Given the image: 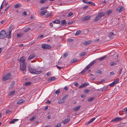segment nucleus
Instances as JSON below:
<instances>
[{
    "label": "nucleus",
    "mask_w": 127,
    "mask_h": 127,
    "mask_svg": "<svg viewBox=\"0 0 127 127\" xmlns=\"http://www.w3.org/2000/svg\"><path fill=\"white\" fill-rule=\"evenodd\" d=\"M46 103H47V104H49L51 103V101H50L48 100L47 101V102H46Z\"/></svg>",
    "instance_id": "nucleus-63"
},
{
    "label": "nucleus",
    "mask_w": 127,
    "mask_h": 127,
    "mask_svg": "<svg viewBox=\"0 0 127 127\" xmlns=\"http://www.w3.org/2000/svg\"><path fill=\"white\" fill-rule=\"evenodd\" d=\"M115 85V84L114 83V82H113L110 84V87H112L114 86Z\"/></svg>",
    "instance_id": "nucleus-42"
},
{
    "label": "nucleus",
    "mask_w": 127,
    "mask_h": 127,
    "mask_svg": "<svg viewBox=\"0 0 127 127\" xmlns=\"http://www.w3.org/2000/svg\"><path fill=\"white\" fill-rule=\"evenodd\" d=\"M56 66L59 69H62L63 67H61L59 66H58L57 65H56Z\"/></svg>",
    "instance_id": "nucleus-57"
},
{
    "label": "nucleus",
    "mask_w": 127,
    "mask_h": 127,
    "mask_svg": "<svg viewBox=\"0 0 127 127\" xmlns=\"http://www.w3.org/2000/svg\"><path fill=\"white\" fill-rule=\"evenodd\" d=\"M14 84L15 82L14 81H12L11 82V87H10L11 88H12L14 86Z\"/></svg>",
    "instance_id": "nucleus-31"
},
{
    "label": "nucleus",
    "mask_w": 127,
    "mask_h": 127,
    "mask_svg": "<svg viewBox=\"0 0 127 127\" xmlns=\"http://www.w3.org/2000/svg\"><path fill=\"white\" fill-rule=\"evenodd\" d=\"M89 85V84L88 82H86L82 84L79 87V89L83 87H86L87 86Z\"/></svg>",
    "instance_id": "nucleus-9"
},
{
    "label": "nucleus",
    "mask_w": 127,
    "mask_h": 127,
    "mask_svg": "<svg viewBox=\"0 0 127 127\" xmlns=\"http://www.w3.org/2000/svg\"><path fill=\"white\" fill-rule=\"evenodd\" d=\"M124 8H123V7L121 6L117 8V11H119L120 12H122L124 10Z\"/></svg>",
    "instance_id": "nucleus-13"
},
{
    "label": "nucleus",
    "mask_w": 127,
    "mask_h": 127,
    "mask_svg": "<svg viewBox=\"0 0 127 127\" xmlns=\"http://www.w3.org/2000/svg\"><path fill=\"white\" fill-rule=\"evenodd\" d=\"M21 4L20 3H18L14 6V7L15 8H19L21 6Z\"/></svg>",
    "instance_id": "nucleus-25"
},
{
    "label": "nucleus",
    "mask_w": 127,
    "mask_h": 127,
    "mask_svg": "<svg viewBox=\"0 0 127 127\" xmlns=\"http://www.w3.org/2000/svg\"><path fill=\"white\" fill-rule=\"evenodd\" d=\"M9 29L10 30L8 32V35L7 36L6 34L5 31L3 30H2L0 32V38L1 39H4L5 38L7 37L8 38H10L11 37L12 30L13 29L12 27H9Z\"/></svg>",
    "instance_id": "nucleus-1"
},
{
    "label": "nucleus",
    "mask_w": 127,
    "mask_h": 127,
    "mask_svg": "<svg viewBox=\"0 0 127 127\" xmlns=\"http://www.w3.org/2000/svg\"><path fill=\"white\" fill-rule=\"evenodd\" d=\"M66 24L65 20H63L61 21V25L62 26L65 25Z\"/></svg>",
    "instance_id": "nucleus-15"
},
{
    "label": "nucleus",
    "mask_w": 127,
    "mask_h": 127,
    "mask_svg": "<svg viewBox=\"0 0 127 127\" xmlns=\"http://www.w3.org/2000/svg\"><path fill=\"white\" fill-rule=\"evenodd\" d=\"M43 35L42 34H41L39 35L38 36V38H41L43 37Z\"/></svg>",
    "instance_id": "nucleus-61"
},
{
    "label": "nucleus",
    "mask_w": 127,
    "mask_h": 127,
    "mask_svg": "<svg viewBox=\"0 0 127 127\" xmlns=\"http://www.w3.org/2000/svg\"><path fill=\"white\" fill-rule=\"evenodd\" d=\"M26 64H20V69L22 72L23 73L25 74V70L26 66Z\"/></svg>",
    "instance_id": "nucleus-4"
},
{
    "label": "nucleus",
    "mask_w": 127,
    "mask_h": 127,
    "mask_svg": "<svg viewBox=\"0 0 127 127\" xmlns=\"http://www.w3.org/2000/svg\"><path fill=\"white\" fill-rule=\"evenodd\" d=\"M51 73L50 72H49L47 73L46 75L47 76H50L51 75Z\"/></svg>",
    "instance_id": "nucleus-62"
},
{
    "label": "nucleus",
    "mask_w": 127,
    "mask_h": 127,
    "mask_svg": "<svg viewBox=\"0 0 127 127\" xmlns=\"http://www.w3.org/2000/svg\"><path fill=\"white\" fill-rule=\"evenodd\" d=\"M28 69L31 73L33 74H38L41 73L42 72L41 70L37 71L30 66L28 67Z\"/></svg>",
    "instance_id": "nucleus-2"
},
{
    "label": "nucleus",
    "mask_w": 127,
    "mask_h": 127,
    "mask_svg": "<svg viewBox=\"0 0 127 127\" xmlns=\"http://www.w3.org/2000/svg\"><path fill=\"white\" fill-rule=\"evenodd\" d=\"M88 7L87 5H85V6L83 8V10L86 9Z\"/></svg>",
    "instance_id": "nucleus-60"
},
{
    "label": "nucleus",
    "mask_w": 127,
    "mask_h": 127,
    "mask_svg": "<svg viewBox=\"0 0 127 127\" xmlns=\"http://www.w3.org/2000/svg\"><path fill=\"white\" fill-rule=\"evenodd\" d=\"M115 35L113 33L110 32L109 33V37L110 38H112Z\"/></svg>",
    "instance_id": "nucleus-14"
},
{
    "label": "nucleus",
    "mask_w": 127,
    "mask_h": 127,
    "mask_svg": "<svg viewBox=\"0 0 127 127\" xmlns=\"http://www.w3.org/2000/svg\"><path fill=\"white\" fill-rule=\"evenodd\" d=\"M65 102V100H64L63 99V98L60 100L58 101V102L60 103H64Z\"/></svg>",
    "instance_id": "nucleus-30"
},
{
    "label": "nucleus",
    "mask_w": 127,
    "mask_h": 127,
    "mask_svg": "<svg viewBox=\"0 0 127 127\" xmlns=\"http://www.w3.org/2000/svg\"><path fill=\"white\" fill-rule=\"evenodd\" d=\"M60 90H58L55 92V93L57 95H58L60 93Z\"/></svg>",
    "instance_id": "nucleus-45"
},
{
    "label": "nucleus",
    "mask_w": 127,
    "mask_h": 127,
    "mask_svg": "<svg viewBox=\"0 0 127 127\" xmlns=\"http://www.w3.org/2000/svg\"><path fill=\"white\" fill-rule=\"evenodd\" d=\"M73 14L72 12H70L69 13V14L67 16L69 17V16H72V15H73Z\"/></svg>",
    "instance_id": "nucleus-56"
},
{
    "label": "nucleus",
    "mask_w": 127,
    "mask_h": 127,
    "mask_svg": "<svg viewBox=\"0 0 127 127\" xmlns=\"http://www.w3.org/2000/svg\"><path fill=\"white\" fill-rule=\"evenodd\" d=\"M77 61L76 59H74L73 60H72L71 61V62L72 63H75Z\"/></svg>",
    "instance_id": "nucleus-53"
},
{
    "label": "nucleus",
    "mask_w": 127,
    "mask_h": 127,
    "mask_svg": "<svg viewBox=\"0 0 127 127\" xmlns=\"http://www.w3.org/2000/svg\"><path fill=\"white\" fill-rule=\"evenodd\" d=\"M18 119H14L12 120L11 121L9 122V124H14V123L15 121L18 120Z\"/></svg>",
    "instance_id": "nucleus-16"
},
{
    "label": "nucleus",
    "mask_w": 127,
    "mask_h": 127,
    "mask_svg": "<svg viewBox=\"0 0 127 127\" xmlns=\"http://www.w3.org/2000/svg\"><path fill=\"white\" fill-rule=\"evenodd\" d=\"M4 1H5V0H4L3 2H2V3L1 6H0V9H2V8L3 7V3H4Z\"/></svg>",
    "instance_id": "nucleus-43"
},
{
    "label": "nucleus",
    "mask_w": 127,
    "mask_h": 127,
    "mask_svg": "<svg viewBox=\"0 0 127 127\" xmlns=\"http://www.w3.org/2000/svg\"><path fill=\"white\" fill-rule=\"evenodd\" d=\"M119 60H118L117 61V62H111L110 63V64L111 66H113L115 65L116 64H117L118 62L119 61Z\"/></svg>",
    "instance_id": "nucleus-20"
},
{
    "label": "nucleus",
    "mask_w": 127,
    "mask_h": 127,
    "mask_svg": "<svg viewBox=\"0 0 127 127\" xmlns=\"http://www.w3.org/2000/svg\"><path fill=\"white\" fill-rule=\"evenodd\" d=\"M56 78L55 77L52 76L49 78V79H47V81H51L54 80Z\"/></svg>",
    "instance_id": "nucleus-18"
},
{
    "label": "nucleus",
    "mask_w": 127,
    "mask_h": 127,
    "mask_svg": "<svg viewBox=\"0 0 127 127\" xmlns=\"http://www.w3.org/2000/svg\"><path fill=\"white\" fill-rule=\"evenodd\" d=\"M119 80V79L117 78L113 82H114V83L115 84H116L118 83Z\"/></svg>",
    "instance_id": "nucleus-32"
},
{
    "label": "nucleus",
    "mask_w": 127,
    "mask_h": 127,
    "mask_svg": "<svg viewBox=\"0 0 127 127\" xmlns=\"http://www.w3.org/2000/svg\"><path fill=\"white\" fill-rule=\"evenodd\" d=\"M47 0H41L40 2V3L41 4H43L44 2L47 1Z\"/></svg>",
    "instance_id": "nucleus-37"
},
{
    "label": "nucleus",
    "mask_w": 127,
    "mask_h": 127,
    "mask_svg": "<svg viewBox=\"0 0 127 127\" xmlns=\"http://www.w3.org/2000/svg\"><path fill=\"white\" fill-rule=\"evenodd\" d=\"M90 90L89 89H86L84 91V92L85 94H87L88 93L90 92Z\"/></svg>",
    "instance_id": "nucleus-28"
},
{
    "label": "nucleus",
    "mask_w": 127,
    "mask_h": 127,
    "mask_svg": "<svg viewBox=\"0 0 127 127\" xmlns=\"http://www.w3.org/2000/svg\"><path fill=\"white\" fill-rule=\"evenodd\" d=\"M86 69L85 68L82 71H81V72L80 73V74H82L83 73H84L86 71Z\"/></svg>",
    "instance_id": "nucleus-46"
},
{
    "label": "nucleus",
    "mask_w": 127,
    "mask_h": 127,
    "mask_svg": "<svg viewBox=\"0 0 127 127\" xmlns=\"http://www.w3.org/2000/svg\"><path fill=\"white\" fill-rule=\"evenodd\" d=\"M31 84V82H27L25 83V85L26 86H27Z\"/></svg>",
    "instance_id": "nucleus-38"
},
{
    "label": "nucleus",
    "mask_w": 127,
    "mask_h": 127,
    "mask_svg": "<svg viewBox=\"0 0 127 127\" xmlns=\"http://www.w3.org/2000/svg\"><path fill=\"white\" fill-rule=\"evenodd\" d=\"M73 39H67V41L68 42H72L73 41Z\"/></svg>",
    "instance_id": "nucleus-47"
},
{
    "label": "nucleus",
    "mask_w": 127,
    "mask_h": 127,
    "mask_svg": "<svg viewBox=\"0 0 127 127\" xmlns=\"http://www.w3.org/2000/svg\"><path fill=\"white\" fill-rule=\"evenodd\" d=\"M91 66V65H90V64H89L85 67V69L86 70L89 69L90 67Z\"/></svg>",
    "instance_id": "nucleus-49"
},
{
    "label": "nucleus",
    "mask_w": 127,
    "mask_h": 127,
    "mask_svg": "<svg viewBox=\"0 0 127 127\" xmlns=\"http://www.w3.org/2000/svg\"><path fill=\"white\" fill-rule=\"evenodd\" d=\"M9 7H10V5H8L6 7V8H5V11L7 10L8 8H9Z\"/></svg>",
    "instance_id": "nucleus-58"
},
{
    "label": "nucleus",
    "mask_w": 127,
    "mask_h": 127,
    "mask_svg": "<svg viewBox=\"0 0 127 127\" xmlns=\"http://www.w3.org/2000/svg\"><path fill=\"white\" fill-rule=\"evenodd\" d=\"M90 16L89 15L86 16L83 18L82 19V21L83 22H85L90 19Z\"/></svg>",
    "instance_id": "nucleus-10"
},
{
    "label": "nucleus",
    "mask_w": 127,
    "mask_h": 127,
    "mask_svg": "<svg viewBox=\"0 0 127 127\" xmlns=\"http://www.w3.org/2000/svg\"><path fill=\"white\" fill-rule=\"evenodd\" d=\"M25 57L23 56L20 58L19 59V63L20 64H26L25 62Z\"/></svg>",
    "instance_id": "nucleus-7"
},
{
    "label": "nucleus",
    "mask_w": 127,
    "mask_h": 127,
    "mask_svg": "<svg viewBox=\"0 0 127 127\" xmlns=\"http://www.w3.org/2000/svg\"><path fill=\"white\" fill-rule=\"evenodd\" d=\"M42 48L43 49H50L51 48V46L49 45L43 44L41 45Z\"/></svg>",
    "instance_id": "nucleus-6"
},
{
    "label": "nucleus",
    "mask_w": 127,
    "mask_h": 127,
    "mask_svg": "<svg viewBox=\"0 0 127 127\" xmlns=\"http://www.w3.org/2000/svg\"><path fill=\"white\" fill-rule=\"evenodd\" d=\"M88 3L90 5H92L94 6H95V3L93 2L89 1L88 2Z\"/></svg>",
    "instance_id": "nucleus-27"
},
{
    "label": "nucleus",
    "mask_w": 127,
    "mask_h": 127,
    "mask_svg": "<svg viewBox=\"0 0 127 127\" xmlns=\"http://www.w3.org/2000/svg\"><path fill=\"white\" fill-rule=\"evenodd\" d=\"M104 15V12H101L98 13L94 20V22H96L97 21L102 17Z\"/></svg>",
    "instance_id": "nucleus-3"
},
{
    "label": "nucleus",
    "mask_w": 127,
    "mask_h": 127,
    "mask_svg": "<svg viewBox=\"0 0 127 127\" xmlns=\"http://www.w3.org/2000/svg\"><path fill=\"white\" fill-rule=\"evenodd\" d=\"M101 72L102 71H100L99 70H98L96 71V73L98 74H100L102 73Z\"/></svg>",
    "instance_id": "nucleus-44"
},
{
    "label": "nucleus",
    "mask_w": 127,
    "mask_h": 127,
    "mask_svg": "<svg viewBox=\"0 0 127 127\" xmlns=\"http://www.w3.org/2000/svg\"><path fill=\"white\" fill-rule=\"evenodd\" d=\"M15 93V91H13L10 93V95H12Z\"/></svg>",
    "instance_id": "nucleus-54"
},
{
    "label": "nucleus",
    "mask_w": 127,
    "mask_h": 127,
    "mask_svg": "<svg viewBox=\"0 0 127 127\" xmlns=\"http://www.w3.org/2000/svg\"><path fill=\"white\" fill-rule=\"evenodd\" d=\"M122 118L120 117H116L112 120V122H115L120 121L122 119Z\"/></svg>",
    "instance_id": "nucleus-8"
},
{
    "label": "nucleus",
    "mask_w": 127,
    "mask_h": 127,
    "mask_svg": "<svg viewBox=\"0 0 127 127\" xmlns=\"http://www.w3.org/2000/svg\"><path fill=\"white\" fill-rule=\"evenodd\" d=\"M68 55V54L67 53H65L63 55V57L65 58Z\"/></svg>",
    "instance_id": "nucleus-48"
},
{
    "label": "nucleus",
    "mask_w": 127,
    "mask_h": 127,
    "mask_svg": "<svg viewBox=\"0 0 127 127\" xmlns=\"http://www.w3.org/2000/svg\"><path fill=\"white\" fill-rule=\"evenodd\" d=\"M106 56H104L100 58L96 59H97V60H99L100 61H102L103 60H104V59L106 58Z\"/></svg>",
    "instance_id": "nucleus-19"
},
{
    "label": "nucleus",
    "mask_w": 127,
    "mask_h": 127,
    "mask_svg": "<svg viewBox=\"0 0 127 127\" xmlns=\"http://www.w3.org/2000/svg\"><path fill=\"white\" fill-rule=\"evenodd\" d=\"M97 59H96L95 60H93L92 62L90 63L89 64L91 65H93L97 62Z\"/></svg>",
    "instance_id": "nucleus-24"
},
{
    "label": "nucleus",
    "mask_w": 127,
    "mask_h": 127,
    "mask_svg": "<svg viewBox=\"0 0 127 127\" xmlns=\"http://www.w3.org/2000/svg\"><path fill=\"white\" fill-rule=\"evenodd\" d=\"M107 12L108 13V14H109L112 13V11L111 10H109Z\"/></svg>",
    "instance_id": "nucleus-64"
},
{
    "label": "nucleus",
    "mask_w": 127,
    "mask_h": 127,
    "mask_svg": "<svg viewBox=\"0 0 127 127\" xmlns=\"http://www.w3.org/2000/svg\"><path fill=\"white\" fill-rule=\"evenodd\" d=\"M36 116H35V115L33 116L29 120L31 121H34V119L36 118Z\"/></svg>",
    "instance_id": "nucleus-23"
},
{
    "label": "nucleus",
    "mask_w": 127,
    "mask_h": 127,
    "mask_svg": "<svg viewBox=\"0 0 127 127\" xmlns=\"http://www.w3.org/2000/svg\"><path fill=\"white\" fill-rule=\"evenodd\" d=\"M107 89V87H104L102 88L101 89V91L103 92L106 90Z\"/></svg>",
    "instance_id": "nucleus-33"
},
{
    "label": "nucleus",
    "mask_w": 127,
    "mask_h": 127,
    "mask_svg": "<svg viewBox=\"0 0 127 127\" xmlns=\"http://www.w3.org/2000/svg\"><path fill=\"white\" fill-rule=\"evenodd\" d=\"M68 95L67 94L65 95L62 98L64 100H65L66 99V98L68 96Z\"/></svg>",
    "instance_id": "nucleus-39"
},
{
    "label": "nucleus",
    "mask_w": 127,
    "mask_h": 127,
    "mask_svg": "<svg viewBox=\"0 0 127 127\" xmlns=\"http://www.w3.org/2000/svg\"><path fill=\"white\" fill-rule=\"evenodd\" d=\"M91 41L90 40H88L87 41H85L83 42V44L84 45H88L91 43Z\"/></svg>",
    "instance_id": "nucleus-17"
},
{
    "label": "nucleus",
    "mask_w": 127,
    "mask_h": 127,
    "mask_svg": "<svg viewBox=\"0 0 127 127\" xmlns=\"http://www.w3.org/2000/svg\"><path fill=\"white\" fill-rule=\"evenodd\" d=\"M35 56V55L34 54H31L28 57L27 60H31L34 58Z\"/></svg>",
    "instance_id": "nucleus-11"
},
{
    "label": "nucleus",
    "mask_w": 127,
    "mask_h": 127,
    "mask_svg": "<svg viewBox=\"0 0 127 127\" xmlns=\"http://www.w3.org/2000/svg\"><path fill=\"white\" fill-rule=\"evenodd\" d=\"M48 8V7H42L41 8L40 10H42L45 9H46L47 8Z\"/></svg>",
    "instance_id": "nucleus-55"
},
{
    "label": "nucleus",
    "mask_w": 127,
    "mask_h": 127,
    "mask_svg": "<svg viewBox=\"0 0 127 127\" xmlns=\"http://www.w3.org/2000/svg\"><path fill=\"white\" fill-rule=\"evenodd\" d=\"M61 126V123H59L57 124V125L55 126L54 127H59Z\"/></svg>",
    "instance_id": "nucleus-41"
},
{
    "label": "nucleus",
    "mask_w": 127,
    "mask_h": 127,
    "mask_svg": "<svg viewBox=\"0 0 127 127\" xmlns=\"http://www.w3.org/2000/svg\"><path fill=\"white\" fill-rule=\"evenodd\" d=\"M87 54V53L86 52H83L81 54H80V56L81 57H82L86 55Z\"/></svg>",
    "instance_id": "nucleus-36"
},
{
    "label": "nucleus",
    "mask_w": 127,
    "mask_h": 127,
    "mask_svg": "<svg viewBox=\"0 0 127 127\" xmlns=\"http://www.w3.org/2000/svg\"><path fill=\"white\" fill-rule=\"evenodd\" d=\"M11 78V75L9 73L6 74L3 77V80L5 81L7 80L10 79Z\"/></svg>",
    "instance_id": "nucleus-5"
},
{
    "label": "nucleus",
    "mask_w": 127,
    "mask_h": 127,
    "mask_svg": "<svg viewBox=\"0 0 127 127\" xmlns=\"http://www.w3.org/2000/svg\"><path fill=\"white\" fill-rule=\"evenodd\" d=\"M95 97H92L91 98H89L88 99V100L89 101H90L92 100H93L94 98Z\"/></svg>",
    "instance_id": "nucleus-40"
},
{
    "label": "nucleus",
    "mask_w": 127,
    "mask_h": 127,
    "mask_svg": "<svg viewBox=\"0 0 127 127\" xmlns=\"http://www.w3.org/2000/svg\"><path fill=\"white\" fill-rule=\"evenodd\" d=\"M123 112H124L125 114H127V107L126 108H125L123 109Z\"/></svg>",
    "instance_id": "nucleus-35"
},
{
    "label": "nucleus",
    "mask_w": 127,
    "mask_h": 127,
    "mask_svg": "<svg viewBox=\"0 0 127 127\" xmlns=\"http://www.w3.org/2000/svg\"><path fill=\"white\" fill-rule=\"evenodd\" d=\"M23 35V34L22 33H19L17 35V36L18 37H20L22 36Z\"/></svg>",
    "instance_id": "nucleus-34"
},
{
    "label": "nucleus",
    "mask_w": 127,
    "mask_h": 127,
    "mask_svg": "<svg viewBox=\"0 0 127 127\" xmlns=\"http://www.w3.org/2000/svg\"><path fill=\"white\" fill-rule=\"evenodd\" d=\"M73 22V21H69L68 23V24L70 25L72 24Z\"/></svg>",
    "instance_id": "nucleus-59"
},
{
    "label": "nucleus",
    "mask_w": 127,
    "mask_h": 127,
    "mask_svg": "<svg viewBox=\"0 0 127 127\" xmlns=\"http://www.w3.org/2000/svg\"><path fill=\"white\" fill-rule=\"evenodd\" d=\"M95 118H93L91 119L90 120V122L91 123H92V122L95 119Z\"/></svg>",
    "instance_id": "nucleus-51"
},
{
    "label": "nucleus",
    "mask_w": 127,
    "mask_h": 127,
    "mask_svg": "<svg viewBox=\"0 0 127 127\" xmlns=\"http://www.w3.org/2000/svg\"><path fill=\"white\" fill-rule=\"evenodd\" d=\"M51 13H48L46 15V16L48 18L51 16Z\"/></svg>",
    "instance_id": "nucleus-52"
},
{
    "label": "nucleus",
    "mask_w": 127,
    "mask_h": 127,
    "mask_svg": "<svg viewBox=\"0 0 127 127\" xmlns=\"http://www.w3.org/2000/svg\"><path fill=\"white\" fill-rule=\"evenodd\" d=\"M81 31L80 30H77L75 33V35L77 36L80 34L81 33Z\"/></svg>",
    "instance_id": "nucleus-22"
},
{
    "label": "nucleus",
    "mask_w": 127,
    "mask_h": 127,
    "mask_svg": "<svg viewBox=\"0 0 127 127\" xmlns=\"http://www.w3.org/2000/svg\"><path fill=\"white\" fill-rule=\"evenodd\" d=\"M53 23H55V24H60V21L59 20H57L54 21L52 22Z\"/></svg>",
    "instance_id": "nucleus-26"
},
{
    "label": "nucleus",
    "mask_w": 127,
    "mask_h": 127,
    "mask_svg": "<svg viewBox=\"0 0 127 127\" xmlns=\"http://www.w3.org/2000/svg\"><path fill=\"white\" fill-rule=\"evenodd\" d=\"M70 120V119L69 118H66L64 120L62 121V123L63 124H65L67 123Z\"/></svg>",
    "instance_id": "nucleus-12"
},
{
    "label": "nucleus",
    "mask_w": 127,
    "mask_h": 127,
    "mask_svg": "<svg viewBox=\"0 0 127 127\" xmlns=\"http://www.w3.org/2000/svg\"><path fill=\"white\" fill-rule=\"evenodd\" d=\"M30 29V28H28L26 29L24 31V32H27L29 31Z\"/></svg>",
    "instance_id": "nucleus-50"
},
{
    "label": "nucleus",
    "mask_w": 127,
    "mask_h": 127,
    "mask_svg": "<svg viewBox=\"0 0 127 127\" xmlns=\"http://www.w3.org/2000/svg\"><path fill=\"white\" fill-rule=\"evenodd\" d=\"M80 108V106H78L76 107L73 109L74 111L75 112L77 111Z\"/></svg>",
    "instance_id": "nucleus-21"
},
{
    "label": "nucleus",
    "mask_w": 127,
    "mask_h": 127,
    "mask_svg": "<svg viewBox=\"0 0 127 127\" xmlns=\"http://www.w3.org/2000/svg\"><path fill=\"white\" fill-rule=\"evenodd\" d=\"M25 100L24 99H21L17 101V104H20L23 102Z\"/></svg>",
    "instance_id": "nucleus-29"
}]
</instances>
